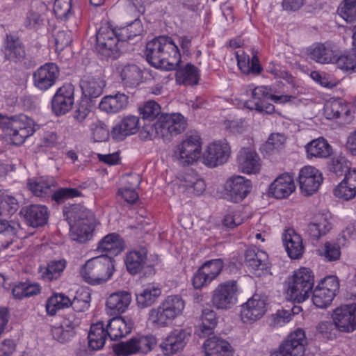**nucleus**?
<instances>
[{"label":"nucleus","instance_id":"obj_19","mask_svg":"<svg viewBox=\"0 0 356 356\" xmlns=\"http://www.w3.org/2000/svg\"><path fill=\"white\" fill-rule=\"evenodd\" d=\"M187 332L183 329L172 331L160 344L165 355H172L183 350L186 344Z\"/></svg>","mask_w":356,"mask_h":356},{"label":"nucleus","instance_id":"obj_48","mask_svg":"<svg viewBox=\"0 0 356 356\" xmlns=\"http://www.w3.org/2000/svg\"><path fill=\"white\" fill-rule=\"evenodd\" d=\"M177 81L179 84L193 86L197 83L199 73L197 68L191 63L177 70L176 74Z\"/></svg>","mask_w":356,"mask_h":356},{"label":"nucleus","instance_id":"obj_13","mask_svg":"<svg viewBox=\"0 0 356 356\" xmlns=\"http://www.w3.org/2000/svg\"><path fill=\"white\" fill-rule=\"evenodd\" d=\"M339 332L350 333L356 330V304L346 305L336 308L332 314Z\"/></svg>","mask_w":356,"mask_h":356},{"label":"nucleus","instance_id":"obj_57","mask_svg":"<svg viewBox=\"0 0 356 356\" xmlns=\"http://www.w3.org/2000/svg\"><path fill=\"white\" fill-rule=\"evenodd\" d=\"M139 112L144 120L152 121L160 114L161 107L156 102L149 101L139 108Z\"/></svg>","mask_w":356,"mask_h":356},{"label":"nucleus","instance_id":"obj_20","mask_svg":"<svg viewBox=\"0 0 356 356\" xmlns=\"http://www.w3.org/2000/svg\"><path fill=\"white\" fill-rule=\"evenodd\" d=\"M27 224L33 227L44 225L47 222L49 212L44 205L31 204L21 210Z\"/></svg>","mask_w":356,"mask_h":356},{"label":"nucleus","instance_id":"obj_11","mask_svg":"<svg viewBox=\"0 0 356 356\" xmlns=\"http://www.w3.org/2000/svg\"><path fill=\"white\" fill-rule=\"evenodd\" d=\"M230 154L231 149L226 141H216L207 146L202 155V162L209 168H216L226 163Z\"/></svg>","mask_w":356,"mask_h":356},{"label":"nucleus","instance_id":"obj_35","mask_svg":"<svg viewBox=\"0 0 356 356\" xmlns=\"http://www.w3.org/2000/svg\"><path fill=\"white\" fill-rule=\"evenodd\" d=\"M308 158L326 159L332 154V148L328 142L320 137L312 140L305 146Z\"/></svg>","mask_w":356,"mask_h":356},{"label":"nucleus","instance_id":"obj_45","mask_svg":"<svg viewBox=\"0 0 356 356\" xmlns=\"http://www.w3.org/2000/svg\"><path fill=\"white\" fill-rule=\"evenodd\" d=\"M118 29V37L120 38L122 42L127 41L130 43L139 39L144 31L142 22L138 19H135L126 26Z\"/></svg>","mask_w":356,"mask_h":356},{"label":"nucleus","instance_id":"obj_32","mask_svg":"<svg viewBox=\"0 0 356 356\" xmlns=\"http://www.w3.org/2000/svg\"><path fill=\"white\" fill-rule=\"evenodd\" d=\"M64 215L69 224H75L76 222L93 223L94 218L92 213L80 204H74L65 207Z\"/></svg>","mask_w":356,"mask_h":356},{"label":"nucleus","instance_id":"obj_10","mask_svg":"<svg viewBox=\"0 0 356 356\" xmlns=\"http://www.w3.org/2000/svg\"><path fill=\"white\" fill-rule=\"evenodd\" d=\"M224 261L222 259H211L204 262L196 271L193 277V285L200 289L211 283L222 272Z\"/></svg>","mask_w":356,"mask_h":356},{"label":"nucleus","instance_id":"obj_44","mask_svg":"<svg viewBox=\"0 0 356 356\" xmlns=\"http://www.w3.org/2000/svg\"><path fill=\"white\" fill-rule=\"evenodd\" d=\"M161 290L153 284L147 285L145 289L136 294V302L140 308L152 306L161 296Z\"/></svg>","mask_w":356,"mask_h":356},{"label":"nucleus","instance_id":"obj_30","mask_svg":"<svg viewBox=\"0 0 356 356\" xmlns=\"http://www.w3.org/2000/svg\"><path fill=\"white\" fill-rule=\"evenodd\" d=\"M127 104L128 97L124 93L118 92L114 95L104 96L99 104V108L107 113H116L124 109Z\"/></svg>","mask_w":356,"mask_h":356},{"label":"nucleus","instance_id":"obj_28","mask_svg":"<svg viewBox=\"0 0 356 356\" xmlns=\"http://www.w3.org/2000/svg\"><path fill=\"white\" fill-rule=\"evenodd\" d=\"M284 245L288 255L292 259H300L304 252L301 236L294 230L289 229L282 237Z\"/></svg>","mask_w":356,"mask_h":356},{"label":"nucleus","instance_id":"obj_52","mask_svg":"<svg viewBox=\"0 0 356 356\" xmlns=\"http://www.w3.org/2000/svg\"><path fill=\"white\" fill-rule=\"evenodd\" d=\"M331 229V224L325 218H322L318 222L308 225L307 234L313 239L317 240Z\"/></svg>","mask_w":356,"mask_h":356},{"label":"nucleus","instance_id":"obj_3","mask_svg":"<svg viewBox=\"0 0 356 356\" xmlns=\"http://www.w3.org/2000/svg\"><path fill=\"white\" fill-rule=\"evenodd\" d=\"M113 270L111 257L102 254L88 260L81 270V275L88 283L100 284L111 278Z\"/></svg>","mask_w":356,"mask_h":356},{"label":"nucleus","instance_id":"obj_38","mask_svg":"<svg viewBox=\"0 0 356 356\" xmlns=\"http://www.w3.org/2000/svg\"><path fill=\"white\" fill-rule=\"evenodd\" d=\"M26 53L22 42L18 38L7 35L5 46V56L8 60L15 63L22 61Z\"/></svg>","mask_w":356,"mask_h":356},{"label":"nucleus","instance_id":"obj_43","mask_svg":"<svg viewBox=\"0 0 356 356\" xmlns=\"http://www.w3.org/2000/svg\"><path fill=\"white\" fill-rule=\"evenodd\" d=\"M324 114L329 120L337 119L341 115H350L348 105L341 99H331L326 102L324 107Z\"/></svg>","mask_w":356,"mask_h":356},{"label":"nucleus","instance_id":"obj_41","mask_svg":"<svg viewBox=\"0 0 356 356\" xmlns=\"http://www.w3.org/2000/svg\"><path fill=\"white\" fill-rule=\"evenodd\" d=\"M105 86V81L99 77H88L82 80L80 84L83 95L89 99L100 96Z\"/></svg>","mask_w":356,"mask_h":356},{"label":"nucleus","instance_id":"obj_31","mask_svg":"<svg viewBox=\"0 0 356 356\" xmlns=\"http://www.w3.org/2000/svg\"><path fill=\"white\" fill-rule=\"evenodd\" d=\"M124 249V242L117 233H111L105 236L99 242L97 250L115 256Z\"/></svg>","mask_w":356,"mask_h":356},{"label":"nucleus","instance_id":"obj_34","mask_svg":"<svg viewBox=\"0 0 356 356\" xmlns=\"http://www.w3.org/2000/svg\"><path fill=\"white\" fill-rule=\"evenodd\" d=\"M106 325L102 321H99L91 325L88 333V346L94 350L102 348L106 339L108 337Z\"/></svg>","mask_w":356,"mask_h":356},{"label":"nucleus","instance_id":"obj_16","mask_svg":"<svg viewBox=\"0 0 356 356\" xmlns=\"http://www.w3.org/2000/svg\"><path fill=\"white\" fill-rule=\"evenodd\" d=\"M58 76V66L52 63H46L34 72L33 84L38 90L45 91L55 84Z\"/></svg>","mask_w":356,"mask_h":356},{"label":"nucleus","instance_id":"obj_40","mask_svg":"<svg viewBox=\"0 0 356 356\" xmlns=\"http://www.w3.org/2000/svg\"><path fill=\"white\" fill-rule=\"evenodd\" d=\"M54 184L52 178L39 177L29 179L27 185L35 195L43 197L54 191Z\"/></svg>","mask_w":356,"mask_h":356},{"label":"nucleus","instance_id":"obj_15","mask_svg":"<svg viewBox=\"0 0 356 356\" xmlns=\"http://www.w3.org/2000/svg\"><path fill=\"white\" fill-rule=\"evenodd\" d=\"M322 173L313 166L302 168L299 173L298 182L301 192L306 196L316 193L323 182Z\"/></svg>","mask_w":356,"mask_h":356},{"label":"nucleus","instance_id":"obj_12","mask_svg":"<svg viewBox=\"0 0 356 356\" xmlns=\"http://www.w3.org/2000/svg\"><path fill=\"white\" fill-rule=\"evenodd\" d=\"M252 188L251 181L240 175L230 177L225 184L226 194L233 202H238L245 199Z\"/></svg>","mask_w":356,"mask_h":356},{"label":"nucleus","instance_id":"obj_59","mask_svg":"<svg viewBox=\"0 0 356 356\" xmlns=\"http://www.w3.org/2000/svg\"><path fill=\"white\" fill-rule=\"evenodd\" d=\"M90 131H92V138L96 142L104 141L108 136V129L106 124L99 120L90 124Z\"/></svg>","mask_w":356,"mask_h":356},{"label":"nucleus","instance_id":"obj_17","mask_svg":"<svg viewBox=\"0 0 356 356\" xmlns=\"http://www.w3.org/2000/svg\"><path fill=\"white\" fill-rule=\"evenodd\" d=\"M266 312V300L254 294L241 306V317L244 323H253L261 318Z\"/></svg>","mask_w":356,"mask_h":356},{"label":"nucleus","instance_id":"obj_21","mask_svg":"<svg viewBox=\"0 0 356 356\" xmlns=\"http://www.w3.org/2000/svg\"><path fill=\"white\" fill-rule=\"evenodd\" d=\"M239 170L245 174H256L261 168L260 159L256 152L243 148L237 156Z\"/></svg>","mask_w":356,"mask_h":356},{"label":"nucleus","instance_id":"obj_29","mask_svg":"<svg viewBox=\"0 0 356 356\" xmlns=\"http://www.w3.org/2000/svg\"><path fill=\"white\" fill-rule=\"evenodd\" d=\"M205 356H232L230 344L218 337L207 339L203 345Z\"/></svg>","mask_w":356,"mask_h":356},{"label":"nucleus","instance_id":"obj_18","mask_svg":"<svg viewBox=\"0 0 356 356\" xmlns=\"http://www.w3.org/2000/svg\"><path fill=\"white\" fill-rule=\"evenodd\" d=\"M74 104V87L71 84H65L59 88L53 97L51 108L56 115L67 113Z\"/></svg>","mask_w":356,"mask_h":356},{"label":"nucleus","instance_id":"obj_50","mask_svg":"<svg viewBox=\"0 0 356 356\" xmlns=\"http://www.w3.org/2000/svg\"><path fill=\"white\" fill-rule=\"evenodd\" d=\"M40 291V286L37 284H32L29 282H19L15 284L12 293L15 298L22 299L35 296Z\"/></svg>","mask_w":356,"mask_h":356},{"label":"nucleus","instance_id":"obj_46","mask_svg":"<svg viewBox=\"0 0 356 356\" xmlns=\"http://www.w3.org/2000/svg\"><path fill=\"white\" fill-rule=\"evenodd\" d=\"M251 97L245 102V106L250 110L259 108L264 101L270 99V89L266 86H257L250 88Z\"/></svg>","mask_w":356,"mask_h":356},{"label":"nucleus","instance_id":"obj_24","mask_svg":"<svg viewBox=\"0 0 356 356\" xmlns=\"http://www.w3.org/2000/svg\"><path fill=\"white\" fill-rule=\"evenodd\" d=\"M139 128V118L135 115H128L113 127L111 135L113 138L122 140L127 136L137 133Z\"/></svg>","mask_w":356,"mask_h":356},{"label":"nucleus","instance_id":"obj_33","mask_svg":"<svg viewBox=\"0 0 356 356\" xmlns=\"http://www.w3.org/2000/svg\"><path fill=\"white\" fill-rule=\"evenodd\" d=\"M64 215L69 224H75L76 222L93 223L94 218L92 213L80 204H74L65 207Z\"/></svg>","mask_w":356,"mask_h":356},{"label":"nucleus","instance_id":"obj_60","mask_svg":"<svg viewBox=\"0 0 356 356\" xmlns=\"http://www.w3.org/2000/svg\"><path fill=\"white\" fill-rule=\"evenodd\" d=\"M139 353L145 354L151 351L156 344V339L153 335L135 337Z\"/></svg>","mask_w":356,"mask_h":356},{"label":"nucleus","instance_id":"obj_61","mask_svg":"<svg viewBox=\"0 0 356 356\" xmlns=\"http://www.w3.org/2000/svg\"><path fill=\"white\" fill-rule=\"evenodd\" d=\"M17 209V204L15 198L8 196H2L0 198V218L14 213Z\"/></svg>","mask_w":356,"mask_h":356},{"label":"nucleus","instance_id":"obj_6","mask_svg":"<svg viewBox=\"0 0 356 356\" xmlns=\"http://www.w3.org/2000/svg\"><path fill=\"white\" fill-rule=\"evenodd\" d=\"M314 285V275L307 268H300L293 275L289 283L287 295L290 300L302 302L311 293Z\"/></svg>","mask_w":356,"mask_h":356},{"label":"nucleus","instance_id":"obj_42","mask_svg":"<svg viewBox=\"0 0 356 356\" xmlns=\"http://www.w3.org/2000/svg\"><path fill=\"white\" fill-rule=\"evenodd\" d=\"M309 55L312 59L322 64L332 63L336 58L333 47L328 44H317L312 49Z\"/></svg>","mask_w":356,"mask_h":356},{"label":"nucleus","instance_id":"obj_7","mask_svg":"<svg viewBox=\"0 0 356 356\" xmlns=\"http://www.w3.org/2000/svg\"><path fill=\"white\" fill-rule=\"evenodd\" d=\"M35 131L33 120L24 114L10 116L5 134L15 145H21Z\"/></svg>","mask_w":356,"mask_h":356},{"label":"nucleus","instance_id":"obj_51","mask_svg":"<svg viewBox=\"0 0 356 356\" xmlns=\"http://www.w3.org/2000/svg\"><path fill=\"white\" fill-rule=\"evenodd\" d=\"M317 332L321 337L327 340L335 339L338 335L339 330L334 323V321H324L319 322L316 327Z\"/></svg>","mask_w":356,"mask_h":356},{"label":"nucleus","instance_id":"obj_4","mask_svg":"<svg viewBox=\"0 0 356 356\" xmlns=\"http://www.w3.org/2000/svg\"><path fill=\"white\" fill-rule=\"evenodd\" d=\"M186 127V121L179 113L163 114L159 120L148 129L147 134L150 138H161L165 142L183 132Z\"/></svg>","mask_w":356,"mask_h":356},{"label":"nucleus","instance_id":"obj_49","mask_svg":"<svg viewBox=\"0 0 356 356\" xmlns=\"http://www.w3.org/2000/svg\"><path fill=\"white\" fill-rule=\"evenodd\" d=\"M65 268V260L52 261L48 264L47 267L40 269V276L44 281L58 279Z\"/></svg>","mask_w":356,"mask_h":356},{"label":"nucleus","instance_id":"obj_53","mask_svg":"<svg viewBox=\"0 0 356 356\" xmlns=\"http://www.w3.org/2000/svg\"><path fill=\"white\" fill-rule=\"evenodd\" d=\"M335 63L342 70L356 72V51L352 49L348 53L335 58Z\"/></svg>","mask_w":356,"mask_h":356},{"label":"nucleus","instance_id":"obj_37","mask_svg":"<svg viewBox=\"0 0 356 356\" xmlns=\"http://www.w3.org/2000/svg\"><path fill=\"white\" fill-rule=\"evenodd\" d=\"M79 300L74 298L71 300L68 296L63 293H56L51 296L46 303L47 312L49 314L55 315L58 309H64L72 306L74 309L76 308V304Z\"/></svg>","mask_w":356,"mask_h":356},{"label":"nucleus","instance_id":"obj_58","mask_svg":"<svg viewBox=\"0 0 356 356\" xmlns=\"http://www.w3.org/2000/svg\"><path fill=\"white\" fill-rule=\"evenodd\" d=\"M72 0H55L54 11L58 18L67 19L72 15Z\"/></svg>","mask_w":356,"mask_h":356},{"label":"nucleus","instance_id":"obj_14","mask_svg":"<svg viewBox=\"0 0 356 356\" xmlns=\"http://www.w3.org/2000/svg\"><path fill=\"white\" fill-rule=\"evenodd\" d=\"M306 343L307 339L305 331L302 329H297L282 343L280 351L274 353L272 356H302Z\"/></svg>","mask_w":356,"mask_h":356},{"label":"nucleus","instance_id":"obj_56","mask_svg":"<svg viewBox=\"0 0 356 356\" xmlns=\"http://www.w3.org/2000/svg\"><path fill=\"white\" fill-rule=\"evenodd\" d=\"M339 13L347 22L356 21V0H344Z\"/></svg>","mask_w":356,"mask_h":356},{"label":"nucleus","instance_id":"obj_22","mask_svg":"<svg viewBox=\"0 0 356 356\" xmlns=\"http://www.w3.org/2000/svg\"><path fill=\"white\" fill-rule=\"evenodd\" d=\"M245 263L256 275L260 276L268 268V254L254 247L248 248L245 252Z\"/></svg>","mask_w":356,"mask_h":356},{"label":"nucleus","instance_id":"obj_8","mask_svg":"<svg viewBox=\"0 0 356 356\" xmlns=\"http://www.w3.org/2000/svg\"><path fill=\"white\" fill-rule=\"evenodd\" d=\"M118 29H114L109 23L103 24L96 34V50L104 58H115L122 42L118 37Z\"/></svg>","mask_w":356,"mask_h":356},{"label":"nucleus","instance_id":"obj_25","mask_svg":"<svg viewBox=\"0 0 356 356\" xmlns=\"http://www.w3.org/2000/svg\"><path fill=\"white\" fill-rule=\"evenodd\" d=\"M133 325L131 319L121 316L113 318L106 325L108 337L112 341L124 337L131 332Z\"/></svg>","mask_w":356,"mask_h":356},{"label":"nucleus","instance_id":"obj_1","mask_svg":"<svg viewBox=\"0 0 356 356\" xmlns=\"http://www.w3.org/2000/svg\"><path fill=\"white\" fill-rule=\"evenodd\" d=\"M145 55L147 62L156 68L175 70L181 61L177 46L171 38L159 36L148 42Z\"/></svg>","mask_w":356,"mask_h":356},{"label":"nucleus","instance_id":"obj_39","mask_svg":"<svg viewBox=\"0 0 356 356\" xmlns=\"http://www.w3.org/2000/svg\"><path fill=\"white\" fill-rule=\"evenodd\" d=\"M121 81L125 88H133L141 82L143 74L136 65H126L120 70Z\"/></svg>","mask_w":356,"mask_h":356},{"label":"nucleus","instance_id":"obj_23","mask_svg":"<svg viewBox=\"0 0 356 356\" xmlns=\"http://www.w3.org/2000/svg\"><path fill=\"white\" fill-rule=\"evenodd\" d=\"M131 302V295L126 291H118L111 293L107 298L106 310L111 315H118L124 312Z\"/></svg>","mask_w":356,"mask_h":356},{"label":"nucleus","instance_id":"obj_55","mask_svg":"<svg viewBox=\"0 0 356 356\" xmlns=\"http://www.w3.org/2000/svg\"><path fill=\"white\" fill-rule=\"evenodd\" d=\"M319 254L327 261H335L340 259L341 250L337 243L326 242L319 250Z\"/></svg>","mask_w":356,"mask_h":356},{"label":"nucleus","instance_id":"obj_36","mask_svg":"<svg viewBox=\"0 0 356 356\" xmlns=\"http://www.w3.org/2000/svg\"><path fill=\"white\" fill-rule=\"evenodd\" d=\"M147 254V250L145 248L127 253L125 261L127 270L133 275L139 273L146 264Z\"/></svg>","mask_w":356,"mask_h":356},{"label":"nucleus","instance_id":"obj_62","mask_svg":"<svg viewBox=\"0 0 356 356\" xmlns=\"http://www.w3.org/2000/svg\"><path fill=\"white\" fill-rule=\"evenodd\" d=\"M140 182L139 177H136L135 183L132 186H124L119 190V194L128 203L134 204L138 199V195L136 191V188Z\"/></svg>","mask_w":356,"mask_h":356},{"label":"nucleus","instance_id":"obj_64","mask_svg":"<svg viewBox=\"0 0 356 356\" xmlns=\"http://www.w3.org/2000/svg\"><path fill=\"white\" fill-rule=\"evenodd\" d=\"M317 286L334 297L339 289L338 278L333 275L326 277Z\"/></svg>","mask_w":356,"mask_h":356},{"label":"nucleus","instance_id":"obj_26","mask_svg":"<svg viewBox=\"0 0 356 356\" xmlns=\"http://www.w3.org/2000/svg\"><path fill=\"white\" fill-rule=\"evenodd\" d=\"M179 185L186 193L195 196L201 195L206 190L204 181L193 171H188L181 175Z\"/></svg>","mask_w":356,"mask_h":356},{"label":"nucleus","instance_id":"obj_9","mask_svg":"<svg viewBox=\"0 0 356 356\" xmlns=\"http://www.w3.org/2000/svg\"><path fill=\"white\" fill-rule=\"evenodd\" d=\"M238 286L234 280L220 284L213 291L211 302L218 309H229L237 302Z\"/></svg>","mask_w":356,"mask_h":356},{"label":"nucleus","instance_id":"obj_27","mask_svg":"<svg viewBox=\"0 0 356 356\" xmlns=\"http://www.w3.org/2000/svg\"><path fill=\"white\" fill-rule=\"evenodd\" d=\"M295 188L292 177L288 174H283L271 184L269 191L273 197L282 199L291 195Z\"/></svg>","mask_w":356,"mask_h":356},{"label":"nucleus","instance_id":"obj_63","mask_svg":"<svg viewBox=\"0 0 356 356\" xmlns=\"http://www.w3.org/2000/svg\"><path fill=\"white\" fill-rule=\"evenodd\" d=\"M115 351L118 355L123 356L139 353L135 337L118 344Z\"/></svg>","mask_w":356,"mask_h":356},{"label":"nucleus","instance_id":"obj_54","mask_svg":"<svg viewBox=\"0 0 356 356\" xmlns=\"http://www.w3.org/2000/svg\"><path fill=\"white\" fill-rule=\"evenodd\" d=\"M334 298V296L317 286L313 291L312 301L316 307L325 309L330 305Z\"/></svg>","mask_w":356,"mask_h":356},{"label":"nucleus","instance_id":"obj_2","mask_svg":"<svg viewBox=\"0 0 356 356\" xmlns=\"http://www.w3.org/2000/svg\"><path fill=\"white\" fill-rule=\"evenodd\" d=\"M185 307V302L178 295L167 296L160 305L149 310L148 321L156 326H167L180 316Z\"/></svg>","mask_w":356,"mask_h":356},{"label":"nucleus","instance_id":"obj_47","mask_svg":"<svg viewBox=\"0 0 356 356\" xmlns=\"http://www.w3.org/2000/svg\"><path fill=\"white\" fill-rule=\"evenodd\" d=\"M69 225L70 226V237L73 241L85 243L91 237L94 229L93 223L86 222V223L76 222Z\"/></svg>","mask_w":356,"mask_h":356},{"label":"nucleus","instance_id":"obj_5","mask_svg":"<svg viewBox=\"0 0 356 356\" xmlns=\"http://www.w3.org/2000/svg\"><path fill=\"white\" fill-rule=\"evenodd\" d=\"M202 138L196 131H190L184 139L177 145L173 156L182 165L193 164L200 157L202 153Z\"/></svg>","mask_w":356,"mask_h":356}]
</instances>
